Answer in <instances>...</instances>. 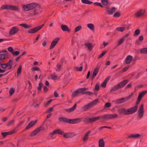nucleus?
Here are the masks:
<instances>
[{
  "label": "nucleus",
  "instance_id": "obj_29",
  "mask_svg": "<svg viewBox=\"0 0 147 147\" xmlns=\"http://www.w3.org/2000/svg\"><path fill=\"white\" fill-rule=\"evenodd\" d=\"M147 93V90L143 91L139 94L138 97L142 99V98Z\"/></svg>",
  "mask_w": 147,
  "mask_h": 147
},
{
  "label": "nucleus",
  "instance_id": "obj_39",
  "mask_svg": "<svg viewBox=\"0 0 147 147\" xmlns=\"http://www.w3.org/2000/svg\"><path fill=\"white\" fill-rule=\"evenodd\" d=\"M101 3L104 5H107L109 4L108 0H101Z\"/></svg>",
  "mask_w": 147,
  "mask_h": 147
},
{
  "label": "nucleus",
  "instance_id": "obj_30",
  "mask_svg": "<svg viewBox=\"0 0 147 147\" xmlns=\"http://www.w3.org/2000/svg\"><path fill=\"white\" fill-rule=\"evenodd\" d=\"M116 8L115 7H113L111 8V10L107 9V13L109 15H111L113 14V12L115 11Z\"/></svg>",
  "mask_w": 147,
  "mask_h": 147
},
{
  "label": "nucleus",
  "instance_id": "obj_54",
  "mask_svg": "<svg viewBox=\"0 0 147 147\" xmlns=\"http://www.w3.org/2000/svg\"><path fill=\"white\" fill-rule=\"evenodd\" d=\"M75 69L78 71H81L83 69V67L81 66L80 67H75Z\"/></svg>",
  "mask_w": 147,
  "mask_h": 147
},
{
  "label": "nucleus",
  "instance_id": "obj_4",
  "mask_svg": "<svg viewBox=\"0 0 147 147\" xmlns=\"http://www.w3.org/2000/svg\"><path fill=\"white\" fill-rule=\"evenodd\" d=\"M129 82L128 80H125L119 83L113 87L110 90V92H112L118 90L124 87Z\"/></svg>",
  "mask_w": 147,
  "mask_h": 147
},
{
  "label": "nucleus",
  "instance_id": "obj_20",
  "mask_svg": "<svg viewBox=\"0 0 147 147\" xmlns=\"http://www.w3.org/2000/svg\"><path fill=\"white\" fill-rule=\"evenodd\" d=\"M62 30L63 31H67L68 32H70V30L68 26L66 25H61V26Z\"/></svg>",
  "mask_w": 147,
  "mask_h": 147
},
{
  "label": "nucleus",
  "instance_id": "obj_6",
  "mask_svg": "<svg viewBox=\"0 0 147 147\" xmlns=\"http://www.w3.org/2000/svg\"><path fill=\"white\" fill-rule=\"evenodd\" d=\"M87 88H79L74 91L72 94L71 97L74 98L78 96V94L80 93L82 94L83 91H85Z\"/></svg>",
  "mask_w": 147,
  "mask_h": 147
},
{
  "label": "nucleus",
  "instance_id": "obj_47",
  "mask_svg": "<svg viewBox=\"0 0 147 147\" xmlns=\"http://www.w3.org/2000/svg\"><path fill=\"white\" fill-rule=\"evenodd\" d=\"M37 8H36V9H34L33 11V13H32V15H38L39 14V13L37 11L38 10V9H37Z\"/></svg>",
  "mask_w": 147,
  "mask_h": 147
},
{
  "label": "nucleus",
  "instance_id": "obj_21",
  "mask_svg": "<svg viewBox=\"0 0 147 147\" xmlns=\"http://www.w3.org/2000/svg\"><path fill=\"white\" fill-rule=\"evenodd\" d=\"M20 26L26 29H29L32 27V26L31 24L28 25L26 23H22L20 24Z\"/></svg>",
  "mask_w": 147,
  "mask_h": 147
},
{
  "label": "nucleus",
  "instance_id": "obj_3",
  "mask_svg": "<svg viewBox=\"0 0 147 147\" xmlns=\"http://www.w3.org/2000/svg\"><path fill=\"white\" fill-rule=\"evenodd\" d=\"M58 119L60 121L71 124L79 123L82 121L80 118L71 119H68L64 117H59L58 118Z\"/></svg>",
  "mask_w": 147,
  "mask_h": 147
},
{
  "label": "nucleus",
  "instance_id": "obj_23",
  "mask_svg": "<svg viewBox=\"0 0 147 147\" xmlns=\"http://www.w3.org/2000/svg\"><path fill=\"white\" fill-rule=\"evenodd\" d=\"M11 5H5L2 6L0 8L1 10L3 9H8L10 10L11 9Z\"/></svg>",
  "mask_w": 147,
  "mask_h": 147
},
{
  "label": "nucleus",
  "instance_id": "obj_12",
  "mask_svg": "<svg viewBox=\"0 0 147 147\" xmlns=\"http://www.w3.org/2000/svg\"><path fill=\"white\" fill-rule=\"evenodd\" d=\"M77 135L74 132H67L63 134V136L66 138H72Z\"/></svg>",
  "mask_w": 147,
  "mask_h": 147
},
{
  "label": "nucleus",
  "instance_id": "obj_31",
  "mask_svg": "<svg viewBox=\"0 0 147 147\" xmlns=\"http://www.w3.org/2000/svg\"><path fill=\"white\" fill-rule=\"evenodd\" d=\"M140 52L142 54H147V47L141 49L140 50Z\"/></svg>",
  "mask_w": 147,
  "mask_h": 147
},
{
  "label": "nucleus",
  "instance_id": "obj_35",
  "mask_svg": "<svg viewBox=\"0 0 147 147\" xmlns=\"http://www.w3.org/2000/svg\"><path fill=\"white\" fill-rule=\"evenodd\" d=\"M98 70L99 68L98 67L96 68L93 72L92 76L95 77L98 74Z\"/></svg>",
  "mask_w": 147,
  "mask_h": 147
},
{
  "label": "nucleus",
  "instance_id": "obj_27",
  "mask_svg": "<svg viewBox=\"0 0 147 147\" xmlns=\"http://www.w3.org/2000/svg\"><path fill=\"white\" fill-rule=\"evenodd\" d=\"M7 53L5 54H0V61L5 59H6V56H7Z\"/></svg>",
  "mask_w": 147,
  "mask_h": 147
},
{
  "label": "nucleus",
  "instance_id": "obj_16",
  "mask_svg": "<svg viewBox=\"0 0 147 147\" xmlns=\"http://www.w3.org/2000/svg\"><path fill=\"white\" fill-rule=\"evenodd\" d=\"M37 122V120L32 121H30L26 127L25 130H27L34 125Z\"/></svg>",
  "mask_w": 147,
  "mask_h": 147
},
{
  "label": "nucleus",
  "instance_id": "obj_15",
  "mask_svg": "<svg viewBox=\"0 0 147 147\" xmlns=\"http://www.w3.org/2000/svg\"><path fill=\"white\" fill-rule=\"evenodd\" d=\"M16 132V131H15V130H13L9 132H2L1 133V134L3 138H5L8 135H11Z\"/></svg>",
  "mask_w": 147,
  "mask_h": 147
},
{
  "label": "nucleus",
  "instance_id": "obj_19",
  "mask_svg": "<svg viewBox=\"0 0 147 147\" xmlns=\"http://www.w3.org/2000/svg\"><path fill=\"white\" fill-rule=\"evenodd\" d=\"M38 31L37 27L33 28L29 30L28 32V33L29 34H33L36 33Z\"/></svg>",
  "mask_w": 147,
  "mask_h": 147
},
{
  "label": "nucleus",
  "instance_id": "obj_63",
  "mask_svg": "<svg viewBox=\"0 0 147 147\" xmlns=\"http://www.w3.org/2000/svg\"><path fill=\"white\" fill-rule=\"evenodd\" d=\"M38 85H39V86L38 87L37 89L38 90H41L42 87V86L43 84L41 83H40Z\"/></svg>",
  "mask_w": 147,
  "mask_h": 147
},
{
  "label": "nucleus",
  "instance_id": "obj_44",
  "mask_svg": "<svg viewBox=\"0 0 147 147\" xmlns=\"http://www.w3.org/2000/svg\"><path fill=\"white\" fill-rule=\"evenodd\" d=\"M20 53V52L18 51H14L12 53V54L13 56H17Z\"/></svg>",
  "mask_w": 147,
  "mask_h": 147
},
{
  "label": "nucleus",
  "instance_id": "obj_48",
  "mask_svg": "<svg viewBox=\"0 0 147 147\" xmlns=\"http://www.w3.org/2000/svg\"><path fill=\"white\" fill-rule=\"evenodd\" d=\"M88 135L87 134H86L84 136V137L83 138V141L84 142L86 141L88 139Z\"/></svg>",
  "mask_w": 147,
  "mask_h": 147
},
{
  "label": "nucleus",
  "instance_id": "obj_36",
  "mask_svg": "<svg viewBox=\"0 0 147 147\" xmlns=\"http://www.w3.org/2000/svg\"><path fill=\"white\" fill-rule=\"evenodd\" d=\"M55 130L56 134L63 135L64 132L63 131L60 129H56Z\"/></svg>",
  "mask_w": 147,
  "mask_h": 147
},
{
  "label": "nucleus",
  "instance_id": "obj_13",
  "mask_svg": "<svg viewBox=\"0 0 147 147\" xmlns=\"http://www.w3.org/2000/svg\"><path fill=\"white\" fill-rule=\"evenodd\" d=\"M59 40L60 38H56L54 39L51 43L49 49H53Z\"/></svg>",
  "mask_w": 147,
  "mask_h": 147
},
{
  "label": "nucleus",
  "instance_id": "obj_34",
  "mask_svg": "<svg viewBox=\"0 0 147 147\" xmlns=\"http://www.w3.org/2000/svg\"><path fill=\"white\" fill-rule=\"evenodd\" d=\"M22 8L25 11H29L30 10L29 4L23 5L22 7Z\"/></svg>",
  "mask_w": 147,
  "mask_h": 147
},
{
  "label": "nucleus",
  "instance_id": "obj_62",
  "mask_svg": "<svg viewBox=\"0 0 147 147\" xmlns=\"http://www.w3.org/2000/svg\"><path fill=\"white\" fill-rule=\"evenodd\" d=\"M129 67V65H128L123 68V71L125 72L128 69Z\"/></svg>",
  "mask_w": 147,
  "mask_h": 147
},
{
  "label": "nucleus",
  "instance_id": "obj_24",
  "mask_svg": "<svg viewBox=\"0 0 147 147\" xmlns=\"http://www.w3.org/2000/svg\"><path fill=\"white\" fill-rule=\"evenodd\" d=\"M29 5L30 10L34 9L38 5V4L35 3H30Z\"/></svg>",
  "mask_w": 147,
  "mask_h": 147
},
{
  "label": "nucleus",
  "instance_id": "obj_2",
  "mask_svg": "<svg viewBox=\"0 0 147 147\" xmlns=\"http://www.w3.org/2000/svg\"><path fill=\"white\" fill-rule=\"evenodd\" d=\"M138 109V106L135 105L127 109L125 108L119 109L118 112L120 114L128 115L132 114L136 112Z\"/></svg>",
  "mask_w": 147,
  "mask_h": 147
},
{
  "label": "nucleus",
  "instance_id": "obj_18",
  "mask_svg": "<svg viewBox=\"0 0 147 147\" xmlns=\"http://www.w3.org/2000/svg\"><path fill=\"white\" fill-rule=\"evenodd\" d=\"M77 106V105L76 104H75L74 106L72 107L71 108L69 109H64V110L66 112L68 113H70L74 111L76 109V108Z\"/></svg>",
  "mask_w": 147,
  "mask_h": 147
},
{
  "label": "nucleus",
  "instance_id": "obj_37",
  "mask_svg": "<svg viewBox=\"0 0 147 147\" xmlns=\"http://www.w3.org/2000/svg\"><path fill=\"white\" fill-rule=\"evenodd\" d=\"M14 119H13L11 120L10 121H8L7 125L8 127L11 125H14Z\"/></svg>",
  "mask_w": 147,
  "mask_h": 147
},
{
  "label": "nucleus",
  "instance_id": "obj_46",
  "mask_svg": "<svg viewBox=\"0 0 147 147\" xmlns=\"http://www.w3.org/2000/svg\"><path fill=\"white\" fill-rule=\"evenodd\" d=\"M0 65H1V67L3 69H5L7 67L6 64H2L1 62H0Z\"/></svg>",
  "mask_w": 147,
  "mask_h": 147
},
{
  "label": "nucleus",
  "instance_id": "obj_49",
  "mask_svg": "<svg viewBox=\"0 0 147 147\" xmlns=\"http://www.w3.org/2000/svg\"><path fill=\"white\" fill-rule=\"evenodd\" d=\"M124 39L123 38H122L121 39H120L119 41H118V43L117 44V46H118L120 45L124 41Z\"/></svg>",
  "mask_w": 147,
  "mask_h": 147
},
{
  "label": "nucleus",
  "instance_id": "obj_58",
  "mask_svg": "<svg viewBox=\"0 0 147 147\" xmlns=\"http://www.w3.org/2000/svg\"><path fill=\"white\" fill-rule=\"evenodd\" d=\"M121 15L120 13L119 12L115 13L114 15L113 16L115 17H118L120 16Z\"/></svg>",
  "mask_w": 147,
  "mask_h": 147
},
{
  "label": "nucleus",
  "instance_id": "obj_17",
  "mask_svg": "<svg viewBox=\"0 0 147 147\" xmlns=\"http://www.w3.org/2000/svg\"><path fill=\"white\" fill-rule=\"evenodd\" d=\"M125 30V28L124 27H119L116 28L113 34L114 35H116L117 34V31L119 32H123Z\"/></svg>",
  "mask_w": 147,
  "mask_h": 147
},
{
  "label": "nucleus",
  "instance_id": "obj_11",
  "mask_svg": "<svg viewBox=\"0 0 147 147\" xmlns=\"http://www.w3.org/2000/svg\"><path fill=\"white\" fill-rule=\"evenodd\" d=\"M20 31V29L16 26H14L12 28L9 32V34L13 35L17 33Z\"/></svg>",
  "mask_w": 147,
  "mask_h": 147
},
{
  "label": "nucleus",
  "instance_id": "obj_50",
  "mask_svg": "<svg viewBox=\"0 0 147 147\" xmlns=\"http://www.w3.org/2000/svg\"><path fill=\"white\" fill-rule=\"evenodd\" d=\"M91 11L90 10H86L85 11L84 13L82 14V16H84L86 14L88 13L89 12Z\"/></svg>",
  "mask_w": 147,
  "mask_h": 147
},
{
  "label": "nucleus",
  "instance_id": "obj_41",
  "mask_svg": "<svg viewBox=\"0 0 147 147\" xmlns=\"http://www.w3.org/2000/svg\"><path fill=\"white\" fill-rule=\"evenodd\" d=\"M107 51H104L98 57V59H100L103 57L107 53Z\"/></svg>",
  "mask_w": 147,
  "mask_h": 147
},
{
  "label": "nucleus",
  "instance_id": "obj_8",
  "mask_svg": "<svg viewBox=\"0 0 147 147\" xmlns=\"http://www.w3.org/2000/svg\"><path fill=\"white\" fill-rule=\"evenodd\" d=\"M44 129V128L41 125L40 126L32 131L30 134V136L32 137L36 135L38 133H39L40 131L43 130Z\"/></svg>",
  "mask_w": 147,
  "mask_h": 147
},
{
  "label": "nucleus",
  "instance_id": "obj_40",
  "mask_svg": "<svg viewBox=\"0 0 147 147\" xmlns=\"http://www.w3.org/2000/svg\"><path fill=\"white\" fill-rule=\"evenodd\" d=\"M6 64L7 67L9 66L12 65L13 64V60L12 59L9 60L8 62H7Z\"/></svg>",
  "mask_w": 147,
  "mask_h": 147
},
{
  "label": "nucleus",
  "instance_id": "obj_22",
  "mask_svg": "<svg viewBox=\"0 0 147 147\" xmlns=\"http://www.w3.org/2000/svg\"><path fill=\"white\" fill-rule=\"evenodd\" d=\"M132 57L130 55L128 56L126 59L125 62L126 64L130 63L132 60Z\"/></svg>",
  "mask_w": 147,
  "mask_h": 147
},
{
  "label": "nucleus",
  "instance_id": "obj_51",
  "mask_svg": "<svg viewBox=\"0 0 147 147\" xmlns=\"http://www.w3.org/2000/svg\"><path fill=\"white\" fill-rule=\"evenodd\" d=\"M93 4L95 5L99 6L102 8L103 7V6L100 3L95 2L93 3Z\"/></svg>",
  "mask_w": 147,
  "mask_h": 147
},
{
  "label": "nucleus",
  "instance_id": "obj_43",
  "mask_svg": "<svg viewBox=\"0 0 147 147\" xmlns=\"http://www.w3.org/2000/svg\"><path fill=\"white\" fill-rule=\"evenodd\" d=\"M140 33V31L138 29H137L134 32V36H137Z\"/></svg>",
  "mask_w": 147,
  "mask_h": 147
},
{
  "label": "nucleus",
  "instance_id": "obj_5",
  "mask_svg": "<svg viewBox=\"0 0 147 147\" xmlns=\"http://www.w3.org/2000/svg\"><path fill=\"white\" fill-rule=\"evenodd\" d=\"M134 93L132 92L130 95L127 97L117 99L116 100V103L117 104H120L125 102L129 100L132 96L134 95Z\"/></svg>",
  "mask_w": 147,
  "mask_h": 147
},
{
  "label": "nucleus",
  "instance_id": "obj_10",
  "mask_svg": "<svg viewBox=\"0 0 147 147\" xmlns=\"http://www.w3.org/2000/svg\"><path fill=\"white\" fill-rule=\"evenodd\" d=\"M143 135L140 134H131L128 136L127 138L137 139L139 138L142 139L143 138Z\"/></svg>",
  "mask_w": 147,
  "mask_h": 147
},
{
  "label": "nucleus",
  "instance_id": "obj_61",
  "mask_svg": "<svg viewBox=\"0 0 147 147\" xmlns=\"http://www.w3.org/2000/svg\"><path fill=\"white\" fill-rule=\"evenodd\" d=\"M53 110V107H51L48 109L46 111V113H49L52 112Z\"/></svg>",
  "mask_w": 147,
  "mask_h": 147
},
{
  "label": "nucleus",
  "instance_id": "obj_26",
  "mask_svg": "<svg viewBox=\"0 0 147 147\" xmlns=\"http://www.w3.org/2000/svg\"><path fill=\"white\" fill-rule=\"evenodd\" d=\"M99 147H105V143L102 139H101L98 141Z\"/></svg>",
  "mask_w": 147,
  "mask_h": 147
},
{
  "label": "nucleus",
  "instance_id": "obj_60",
  "mask_svg": "<svg viewBox=\"0 0 147 147\" xmlns=\"http://www.w3.org/2000/svg\"><path fill=\"white\" fill-rule=\"evenodd\" d=\"M111 103L109 102H107L105 105V107L107 108H109L111 106Z\"/></svg>",
  "mask_w": 147,
  "mask_h": 147
},
{
  "label": "nucleus",
  "instance_id": "obj_32",
  "mask_svg": "<svg viewBox=\"0 0 147 147\" xmlns=\"http://www.w3.org/2000/svg\"><path fill=\"white\" fill-rule=\"evenodd\" d=\"M10 7V10L14 11H16L18 12L19 11V8L18 6L11 5Z\"/></svg>",
  "mask_w": 147,
  "mask_h": 147
},
{
  "label": "nucleus",
  "instance_id": "obj_57",
  "mask_svg": "<svg viewBox=\"0 0 147 147\" xmlns=\"http://www.w3.org/2000/svg\"><path fill=\"white\" fill-rule=\"evenodd\" d=\"M82 28V26H77L75 29V32H77L80 30H81Z\"/></svg>",
  "mask_w": 147,
  "mask_h": 147
},
{
  "label": "nucleus",
  "instance_id": "obj_33",
  "mask_svg": "<svg viewBox=\"0 0 147 147\" xmlns=\"http://www.w3.org/2000/svg\"><path fill=\"white\" fill-rule=\"evenodd\" d=\"M82 2L85 4L90 5L93 3V2L89 0H81Z\"/></svg>",
  "mask_w": 147,
  "mask_h": 147
},
{
  "label": "nucleus",
  "instance_id": "obj_53",
  "mask_svg": "<svg viewBox=\"0 0 147 147\" xmlns=\"http://www.w3.org/2000/svg\"><path fill=\"white\" fill-rule=\"evenodd\" d=\"M99 90V86L98 84H96L94 90L95 91H98Z\"/></svg>",
  "mask_w": 147,
  "mask_h": 147
},
{
  "label": "nucleus",
  "instance_id": "obj_45",
  "mask_svg": "<svg viewBox=\"0 0 147 147\" xmlns=\"http://www.w3.org/2000/svg\"><path fill=\"white\" fill-rule=\"evenodd\" d=\"M31 70L32 71H39L40 70V68L37 66L32 67L31 69Z\"/></svg>",
  "mask_w": 147,
  "mask_h": 147
},
{
  "label": "nucleus",
  "instance_id": "obj_14",
  "mask_svg": "<svg viewBox=\"0 0 147 147\" xmlns=\"http://www.w3.org/2000/svg\"><path fill=\"white\" fill-rule=\"evenodd\" d=\"M145 10L141 9L139 10L135 14V16L137 17H139L143 16L145 12Z\"/></svg>",
  "mask_w": 147,
  "mask_h": 147
},
{
  "label": "nucleus",
  "instance_id": "obj_42",
  "mask_svg": "<svg viewBox=\"0 0 147 147\" xmlns=\"http://www.w3.org/2000/svg\"><path fill=\"white\" fill-rule=\"evenodd\" d=\"M93 93L92 92H90L89 91H83L82 92V94H87L88 95H92L93 94Z\"/></svg>",
  "mask_w": 147,
  "mask_h": 147
},
{
  "label": "nucleus",
  "instance_id": "obj_55",
  "mask_svg": "<svg viewBox=\"0 0 147 147\" xmlns=\"http://www.w3.org/2000/svg\"><path fill=\"white\" fill-rule=\"evenodd\" d=\"M50 76L51 78L53 80H56L57 78V76L54 75L53 74H51Z\"/></svg>",
  "mask_w": 147,
  "mask_h": 147
},
{
  "label": "nucleus",
  "instance_id": "obj_25",
  "mask_svg": "<svg viewBox=\"0 0 147 147\" xmlns=\"http://www.w3.org/2000/svg\"><path fill=\"white\" fill-rule=\"evenodd\" d=\"M85 45L88 48L90 51H91L92 49L93 46L90 43H87L85 44Z\"/></svg>",
  "mask_w": 147,
  "mask_h": 147
},
{
  "label": "nucleus",
  "instance_id": "obj_38",
  "mask_svg": "<svg viewBox=\"0 0 147 147\" xmlns=\"http://www.w3.org/2000/svg\"><path fill=\"white\" fill-rule=\"evenodd\" d=\"M22 69V66L20 65L17 71V75L18 76L21 73Z\"/></svg>",
  "mask_w": 147,
  "mask_h": 147
},
{
  "label": "nucleus",
  "instance_id": "obj_64",
  "mask_svg": "<svg viewBox=\"0 0 147 147\" xmlns=\"http://www.w3.org/2000/svg\"><path fill=\"white\" fill-rule=\"evenodd\" d=\"M57 69H56L57 71H59L61 68V65L58 64H57Z\"/></svg>",
  "mask_w": 147,
  "mask_h": 147
},
{
  "label": "nucleus",
  "instance_id": "obj_7",
  "mask_svg": "<svg viewBox=\"0 0 147 147\" xmlns=\"http://www.w3.org/2000/svg\"><path fill=\"white\" fill-rule=\"evenodd\" d=\"M98 99H96L93 101L88 103V104L86 105L83 107V109L84 110V111H86L89 108H91L92 106L95 105L98 102Z\"/></svg>",
  "mask_w": 147,
  "mask_h": 147
},
{
  "label": "nucleus",
  "instance_id": "obj_52",
  "mask_svg": "<svg viewBox=\"0 0 147 147\" xmlns=\"http://www.w3.org/2000/svg\"><path fill=\"white\" fill-rule=\"evenodd\" d=\"M15 91L14 89L13 88L10 89L9 92V93L10 96H11L13 94Z\"/></svg>",
  "mask_w": 147,
  "mask_h": 147
},
{
  "label": "nucleus",
  "instance_id": "obj_28",
  "mask_svg": "<svg viewBox=\"0 0 147 147\" xmlns=\"http://www.w3.org/2000/svg\"><path fill=\"white\" fill-rule=\"evenodd\" d=\"M87 27L91 30L94 31V26L93 24L89 23L87 24Z\"/></svg>",
  "mask_w": 147,
  "mask_h": 147
},
{
  "label": "nucleus",
  "instance_id": "obj_9",
  "mask_svg": "<svg viewBox=\"0 0 147 147\" xmlns=\"http://www.w3.org/2000/svg\"><path fill=\"white\" fill-rule=\"evenodd\" d=\"M138 112L139 117L140 118H142L143 117L144 114V105L143 104L141 105Z\"/></svg>",
  "mask_w": 147,
  "mask_h": 147
},
{
  "label": "nucleus",
  "instance_id": "obj_59",
  "mask_svg": "<svg viewBox=\"0 0 147 147\" xmlns=\"http://www.w3.org/2000/svg\"><path fill=\"white\" fill-rule=\"evenodd\" d=\"M7 50L9 51L11 53H12L13 51V48L11 47H9L7 49Z\"/></svg>",
  "mask_w": 147,
  "mask_h": 147
},
{
  "label": "nucleus",
  "instance_id": "obj_1",
  "mask_svg": "<svg viewBox=\"0 0 147 147\" xmlns=\"http://www.w3.org/2000/svg\"><path fill=\"white\" fill-rule=\"evenodd\" d=\"M118 116V115L116 114H105L102 115H100L92 118H85L83 121L86 123L88 124L92 123L100 119V121L103 123L107 120L115 119L117 118Z\"/></svg>",
  "mask_w": 147,
  "mask_h": 147
},
{
  "label": "nucleus",
  "instance_id": "obj_56",
  "mask_svg": "<svg viewBox=\"0 0 147 147\" xmlns=\"http://www.w3.org/2000/svg\"><path fill=\"white\" fill-rule=\"evenodd\" d=\"M53 100V99H50L47 102L44 104V106L46 107L49 105Z\"/></svg>",
  "mask_w": 147,
  "mask_h": 147
}]
</instances>
